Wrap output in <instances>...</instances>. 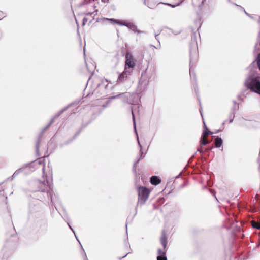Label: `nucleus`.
Returning <instances> with one entry per match:
<instances>
[{
  "instance_id": "obj_21",
  "label": "nucleus",
  "mask_w": 260,
  "mask_h": 260,
  "mask_svg": "<svg viewBox=\"0 0 260 260\" xmlns=\"http://www.w3.org/2000/svg\"><path fill=\"white\" fill-rule=\"evenodd\" d=\"M235 116V113L234 112H231L230 115H229V118H230V123H232L233 121V119Z\"/></svg>"
},
{
  "instance_id": "obj_17",
  "label": "nucleus",
  "mask_w": 260,
  "mask_h": 260,
  "mask_svg": "<svg viewBox=\"0 0 260 260\" xmlns=\"http://www.w3.org/2000/svg\"><path fill=\"white\" fill-rule=\"evenodd\" d=\"M206 0H192V4L194 6L201 7Z\"/></svg>"
},
{
  "instance_id": "obj_44",
  "label": "nucleus",
  "mask_w": 260,
  "mask_h": 260,
  "mask_svg": "<svg viewBox=\"0 0 260 260\" xmlns=\"http://www.w3.org/2000/svg\"><path fill=\"white\" fill-rule=\"evenodd\" d=\"M125 245H126V246L127 247H129V243H128V242H126V243H125Z\"/></svg>"
},
{
  "instance_id": "obj_53",
  "label": "nucleus",
  "mask_w": 260,
  "mask_h": 260,
  "mask_svg": "<svg viewBox=\"0 0 260 260\" xmlns=\"http://www.w3.org/2000/svg\"><path fill=\"white\" fill-rule=\"evenodd\" d=\"M259 94H260V93H259Z\"/></svg>"
},
{
  "instance_id": "obj_19",
  "label": "nucleus",
  "mask_w": 260,
  "mask_h": 260,
  "mask_svg": "<svg viewBox=\"0 0 260 260\" xmlns=\"http://www.w3.org/2000/svg\"><path fill=\"white\" fill-rule=\"evenodd\" d=\"M205 139H203L202 138H201L200 140V144H201V147H203V146L206 145L209 143V141H206L205 140Z\"/></svg>"
},
{
  "instance_id": "obj_40",
  "label": "nucleus",
  "mask_w": 260,
  "mask_h": 260,
  "mask_svg": "<svg viewBox=\"0 0 260 260\" xmlns=\"http://www.w3.org/2000/svg\"><path fill=\"white\" fill-rule=\"evenodd\" d=\"M238 100H243L242 95H238Z\"/></svg>"
},
{
  "instance_id": "obj_5",
  "label": "nucleus",
  "mask_w": 260,
  "mask_h": 260,
  "mask_svg": "<svg viewBox=\"0 0 260 260\" xmlns=\"http://www.w3.org/2000/svg\"><path fill=\"white\" fill-rule=\"evenodd\" d=\"M101 21H102L104 23L105 21H106L112 24H117L119 25L126 26L131 30H132L134 32H137L138 34L143 32L142 31L138 30L137 29V26L132 22H121L119 20L115 19L113 18H108L105 17L101 18Z\"/></svg>"
},
{
  "instance_id": "obj_33",
  "label": "nucleus",
  "mask_w": 260,
  "mask_h": 260,
  "mask_svg": "<svg viewBox=\"0 0 260 260\" xmlns=\"http://www.w3.org/2000/svg\"><path fill=\"white\" fill-rule=\"evenodd\" d=\"M192 46H193V47L194 48V49H197V44L196 42H194V43L191 44V48L192 47Z\"/></svg>"
},
{
  "instance_id": "obj_16",
  "label": "nucleus",
  "mask_w": 260,
  "mask_h": 260,
  "mask_svg": "<svg viewBox=\"0 0 260 260\" xmlns=\"http://www.w3.org/2000/svg\"><path fill=\"white\" fill-rule=\"evenodd\" d=\"M204 127L205 128V129L204 131V132L202 135V136H201V138H202V139H205V137L206 136H207L209 134H212V132H211L208 129L205 123H204Z\"/></svg>"
},
{
  "instance_id": "obj_26",
  "label": "nucleus",
  "mask_w": 260,
  "mask_h": 260,
  "mask_svg": "<svg viewBox=\"0 0 260 260\" xmlns=\"http://www.w3.org/2000/svg\"><path fill=\"white\" fill-rule=\"evenodd\" d=\"M68 226H69V228L71 229V230L73 231V232L74 233V235H75V236L76 237V239H77V240L80 243L78 238L77 237L76 235V234H75V232L74 231V230L73 229V228L71 227V226L70 225V223H69V222L68 221H66Z\"/></svg>"
},
{
  "instance_id": "obj_42",
  "label": "nucleus",
  "mask_w": 260,
  "mask_h": 260,
  "mask_svg": "<svg viewBox=\"0 0 260 260\" xmlns=\"http://www.w3.org/2000/svg\"><path fill=\"white\" fill-rule=\"evenodd\" d=\"M130 253V252H128V253H126L124 256H122V257L119 258V259H121V258H124V257H126V255H127L128 253Z\"/></svg>"
},
{
  "instance_id": "obj_6",
  "label": "nucleus",
  "mask_w": 260,
  "mask_h": 260,
  "mask_svg": "<svg viewBox=\"0 0 260 260\" xmlns=\"http://www.w3.org/2000/svg\"><path fill=\"white\" fill-rule=\"evenodd\" d=\"M245 85L247 89L256 93L260 92V81L257 78L249 77L246 79Z\"/></svg>"
},
{
  "instance_id": "obj_10",
  "label": "nucleus",
  "mask_w": 260,
  "mask_h": 260,
  "mask_svg": "<svg viewBox=\"0 0 260 260\" xmlns=\"http://www.w3.org/2000/svg\"><path fill=\"white\" fill-rule=\"evenodd\" d=\"M125 65H135L134 57L132 54L130 52H126L125 54Z\"/></svg>"
},
{
  "instance_id": "obj_50",
  "label": "nucleus",
  "mask_w": 260,
  "mask_h": 260,
  "mask_svg": "<svg viewBox=\"0 0 260 260\" xmlns=\"http://www.w3.org/2000/svg\"><path fill=\"white\" fill-rule=\"evenodd\" d=\"M30 212H33V210H32V209L31 208L30 209Z\"/></svg>"
},
{
  "instance_id": "obj_7",
  "label": "nucleus",
  "mask_w": 260,
  "mask_h": 260,
  "mask_svg": "<svg viewBox=\"0 0 260 260\" xmlns=\"http://www.w3.org/2000/svg\"><path fill=\"white\" fill-rule=\"evenodd\" d=\"M137 191L139 197L138 202L140 204H144L149 197L150 194L149 190L146 187L139 186L137 188Z\"/></svg>"
},
{
  "instance_id": "obj_30",
  "label": "nucleus",
  "mask_w": 260,
  "mask_h": 260,
  "mask_svg": "<svg viewBox=\"0 0 260 260\" xmlns=\"http://www.w3.org/2000/svg\"><path fill=\"white\" fill-rule=\"evenodd\" d=\"M158 255H165V252H163L160 249L158 250Z\"/></svg>"
},
{
  "instance_id": "obj_48",
  "label": "nucleus",
  "mask_w": 260,
  "mask_h": 260,
  "mask_svg": "<svg viewBox=\"0 0 260 260\" xmlns=\"http://www.w3.org/2000/svg\"><path fill=\"white\" fill-rule=\"evenodd\" d=\"M126 228H127V224H126ZM126 234H127V229H126Z\"/></svg>"
},
{
  "instance_id": "obj_9",
  "label": "nucleus",
  "mask_w": 260,
  "mask_h": 260,
  "mask_svg": "<svg viewBox=\"0 0 260 260\" xmlns=\"http://www.w3.org/2000/svg\"><path fill=\"white\" fill-rule=\"evenodd\" d=\"M54 122V118H51L50 120V122L42 129L39 137L38 138V140L37 141L36 145V152L38 155H39L38 152H39V144L41 141V138L42 136L43 133L47 130L49 127L50 126V125Z\"/></svg>"
},
{
  "instance_id": "obj_43",
  "label": "nucleus",
  "mask_w": 260,
  "mask_h": 260,
  "mask_svg": "<svg viewBox=\"0 0 260 260\" xmlns=\"http://www.w3.org/2000/svg\"><path fill=\"white\" fill-rule=\"evenodd\" d=\"M102 1L104 3H108L109 2V0H102Z\"/></svg>"
},
{
  "instance_id": "obj_46",
  "label": "nucleus",
  "mask_w": 260,
  "mask_h": 260,
  "mask_svg": "<svg viewBox=\"0 0 260 260\" xmlns=\"http://www.w3.org/2000/svg\"><path fill=\"white\" fill-rule=\"evenodd\" d=\"M181 173H180L178 176H177L176 177V178H179V176H180V175H181Z\"/></svg>"
},
{
  "instance_id": "obj_37",
  "label": "nucleus",
  "mask_w": 260,
  "mask_h": 260,
  "mask_svg": "<svg viewBox=\"0 0 260 260\" xmlns=\"http://www.w3.org/2000/svg\"><path fill=\"white\" fill-rule=\"evenodd\" d=\"M78 134H77V135H76L73 139H72L71 140H70L69 141H67V142H66V144H69L70 142H71V141H72L73 140V139H74L75 138V137H76L77 135H78Z\"/></svg>"
},
{
  "instance_id": "obj_31",
  "label": "nucleus",
  "mask_w": 260,
  "mask_h": 260,
  "mask_svg": "<svg viewBox=\"0 0 260 260\" xmlns=\"http://www.w3.org/2000/svg\"><path fill=\"white\" fill-rule=\"evenodd\" d=\"M170 29V30L171 31V32H172L173 34H174L175 35H177L179 34L181 32V31H173L172 29Z\"/></svg>"
},
{
  "instance_id": "obj_12",
  "label": "nucleus",
  "mask_w": 260,
  "mask_h": 260,
  "mask_svg": "<svg viewBox=\"0 0 260 260\" xmlns=\"http://www.w3.org/2000/svg\"><path fill=\"white\" fill-rule=\"evenodd\" d=\"M150 182L152 185H157L160 183L161 180L158 176H153L150 178Z\"/></svg>"
},
{
  "instance_id": "obj_45",
  "label": "nucleus",
  "mask_w": 260,
  "mask_h": 260,
  "mask_svg": "<svg viewBox=\"0 0 260 260\" xmlns=\"http://www.w3.org/2000/svg\"><path fill=\"white\" fill-rule=\"evenodd\" d=\"M200 112L201 115L202 116V109L201 108H200Z\"/></svg>"
},
{
  "instance_id": "obj_38",
  "label": "nucleus",
  "mask_w": 260,
  "mask_h": 260,
  "mask_svg": "<svg viewBox=\"0 0 260 260\" xmlns=\"http://www.w3.org/2000/svg\"><path fill=\"white\" fill-rule=\"evenodd\" d=\"M194 90H195L196 93L197 95L198 93V88L197 86L196 85V86H194Z\"/></svg>"
},
{
  "instance_id": "obj_24",
  "label": "nucleus",
  "mask_w": 260,
  "mask_h": 260,
  "mask_svg": "<svg viewBox=\"0 0 260 260\" xmlns=\"http://www.w3.org/2000/svg\"><path fill=\"white\" fill-rule=\"evenodd\" d=\"M252 227L257 229H260V224L256 222H253L252 223Z\"/></svg>"
},
{
  "instance_id": "obj_52",
  "label": "nucleus",
  "mask_w": 260,
  "mask_h": 260,
  "mask_svg": "<svg viewBox=\"0 0 260 260\" xmlns=\"http://www.w3.org/2000/svg\"><path fill=\"white\" fill-rule=\"evenodd\" d=\"M91 14V13H88L87 14V15H88V14Z\"/></svg>"
},
{
  "instance_id": "obj_8",
  "label": "nucleus",
  "mask_w": 260,
  "mask_h": 260,
  "mask_svg": "<svg viewBox=\"0 0 260 260\" xmlns=\"http://www.w3.org/2000/svg\"><path fill=\"white\" fill-rule=\"evenodd\" d=\"M135 66H125L124 70L119 74L116 82L123 83L131 76Z\"/></svg>"
},
{
  "instance_id": "obj_15",
  "label": "nucleus",
  "mask_w": 260,
  "mask_h": 260,
  "mask_svg": "<svg viewBox=\"0 0 260 260\" xmlns=\"http://www.w3.org/2000/svg\"><path fill=\"white\" fill-rule=\"evenodd\" d=\"M223 143V140L222 139L219 137H217L214 140V144L215 146L217 148L220 147Z\"/></svg>"
},
{
  "instance_id": "obj_49",
  "label": "nucleus",
  "mask_w": 260,
  "mask_h": 260,
  "mask_svg": "<svg viewBox=\"0 0 260 260\" xmlns=\"http://www.w3.org/2000/svg\"><path fill=\"white\" fill-rule=\"evenodd\" d=\"M254 63H255V61H254L251 63V65H254Z\"/></svg>"
},
{
  "instance_id": "obj_34",
  "label": "nucleus",
  "mask_w": 260,
  "mask_h": 260,
  "mask_svg": "<svg viewBox=\"0 0 260 260\" xmlns=\"http://www.w3.org/2000/svg\"><path fill=\"white\" fill-rule=\"evenodd\" d=\"M88 19L87 18L84 17L83 19L82 25H84L85 23L87 22Z\"/></svg>"
},
{
  "instance_id": "obj_36",
  "label": "nucleus",
  "mask_w": 260,
  "mask_h": 260,
  "mask_svg": "<svg viewBox=\"0 0 260 260\" xmlns=\"http://www.w3.org/2000/svg\"><path fill=\"white\" fill-rule=\"evenodd\" d=\"M213 148V147H210L207 148L205 149L204 151L205 152H208V151H211V150H212Z\"/></svg>"
},
{
  "instance_id": "obj_29",
  "label": "nucleus",
  "mask_w": 260,
  "mask_h": 260,
  "mask_svg": "<svg viewBox=\"0 0 260 260\" xmlns=\"http://www.w3.org/2000/svg\"><path fill=\"white\" fill-rule=\"evenodd\" d=\"M197 151L199 152L202 154H203L205 153L204 150H203V149H202V147H201V144L200 145V147L197 149Z\"/></svg>"
},
{
  "instance_id": "obj_51",
  "label": "nucleus",
  "mask_w": 260,
  "mask_h": 260,
  "mask_svg": "<svg viewBox=\"0 0 260 260\" xmlns=\"http://www.w3.org/2000/svg\"><path fill=\"white\" fill-rule=\"evenodd\" d=\"M89 94H87L86 95V96H89Z\"/></svg>"
},
{
  "instance_id": "obj_13",
  "label": "nucleus",
  "mask_w": 260,
  "mask_h": 260,
  "mask_svg": "<svg viewBox=\"0 0 260 260\" xmlns=\"http://www.w3.org/2000/svg\"><path fill=\"white\" fill-rule=\"evenodd\" d=\"M72 105H73V103L67 106L63 109L60 110L59 112L56 113L55 115L52 118H54V120L55 118L58 117L62 113H63L66 110H67L69 108V107H70Z\"/></svg>"
},
{
  "instance_id": "obj_3",
  "label": "nucleus",
  "mask_w": 260,
  "mask_h": 260,
  "mask_svg": "<svg viewBox=\"0 0 260 260\" xmlns=\"http://www.w3.org/2000/svg\"><path fill=\"white\" fill-rule=\"evenodd\" d=\"M111 83L107 79H103L100 77L95 79L94 82L92 85L93 90L92 95L97 98H103L107 96L111 91L112 87L109 85Z\"/></svg>"
},
{
  "instance_id": "obj_11",
  "label": "nucleus",
  "mask_w": 260,
  "mask_h": 260,
  "mask_svg": "<svg viewBox=\"0 0 260 260\" xmlns=\"http://www.w3.org/2000/svg\"><path fill=\"white\" fill-rule=\"evenodd\" d=\"M160 242L163 246V248L165 249L166 247L167 244V238L164 230L162 232V235L160 238Z\"/></svg>"
},
{
  "instance_id": "obj_4",
  "label": "nucleus",
  "mask_w": 260,
  "mask_h": 260,
  "mask_svg": "<svg viewBox=\"0 0 260 260\" xmlns=\"http://www.w3.org/2000/svg\"><path fill=\"white\" fill-rule=\"evenodd\" d=\"M118 98H120L123 102L128 104L136 103H138L139 101V96L137 94H130L129 92L120 93L109 98L108 100L106 102L105 104L103 105V108H106L112 100L116 99Z\"/></svg>"
},
{
  "instance_id": "obj_47",
  "label": "nucleus",
  "mask_w": 260,
  "mask_h": 260,
  "mask_svg": "<svg viewBox=\"0 0 260 260\" xmlns=\"http://www.w3.org/2000/svg\"><path fill=\"white\" fill-rule=\"evenodd\" d=\"M143 3H144V4L145 5H146V0H144Z\"/></svg>"
},
{
  "instance_id": "obj_23",
  "label": "nucleus",
  "mask_w": 260,
  "mask_h": 260,
  "mask_svg": "<svg viewBox=\"0 0 260 260\" xmlns=\"http://www.w3.org/2000/svg\"><path fill=\"white\" fill-rule=\"evenodd\" d=\"M183 0H180L179 2H178L177 3H176L175 5H172L171 4H169V3H166V5H169V6H171L172 7L174 8V7H175L176 6H177L179 5L183 2Z\"/></svg>"
},
{
  "instance_id": "obj_35",
  "label": "nucleus",
  "mask_w": 260,
  "mask_h": 260,
  "mask_svg": "<svg viewBox=\"0 0 260 260\" xmlns=\"http://www.w3.org/2000/svg\"><path fill=\"white\" fill-rule=\"evenodd\" d=\"M150 46L151 47H153L156 49H158V48H159V47H160V41L158 42V45L157 46H155L153 45H150Z\"/></svg>"
},
{
  "instance_id": "obj_1",
  "label": "nucleus",
  "mask_w": 260,
  "mask_h": 260,
  "mask_svg": "<svg viewBox=\"0 0 260 260\" xmlns=\"http://www.w3.org/2000/svg\"><path fill=\"white\" fill-rule=\"evenodd\" d=\"M34 164H37L38 165H43L42 171L43 172V180H37L35 182V185L37 186L36 191L41 192H47V194L48 197H50L51 202H52V198L51 194L52 183V180H49L47 179H45V164L42 162L41 160H37L34 162ZM33 162L30 164L26 165L25 167L20 168L16 170L13 174L12 176V180L16 177L20 173L24 172L26 173L25 170L30 168V166L32 165Z\"/></svg>"
},
{
  "instance_id": "obj_18",
  "label": "nucleus",
  "mask_w": 260,
  "mask_h": 260,
  "mask_svg": "<svg viewBox=\"0 0 260 260\" xmlns=\"http://www.w3.org/2000/svg\"><path fill=\"white\" fill-rule=\"evenodd\" d=\"M7 197L4 195L3 190L1 188L0 189V203L4 202Z\"/></svg>"
},
{
  "instance_id": "obj_22",
  "label": "nucleus",
  "mask_w": 260,
  "mask_h": 260,
  "mask_svg": "<svg viewBox=\"0 0 260 260\" xmlns=\"http://www.w3.org/2000/svg\"><path fill=\"white\" fill-rule=\"evenodd\" d=\"M233 5H235L236 6H237V7L238 8H239L241 10L245 12V13L247 16H250L249 14L248 13H247L245 11V9H244L242 7H241V6L238 5H237V4H235V3H233Z\"/></svg>"
},
{
  "instance_id": "obj_41",
  "label": "nucleus",
  "mask_w": 260,
  "mask_h": 260,
  "mask_svg": "<svg viewBox=\"0 0 260 260\" xmlns=\"http://www.w3.org/2000/svg\"><path fill=\"white\" fill-rule=\"evenodd\" d=\"M1 13L3 15V16H2V18H0V20H1L2 18H4L6 16V15L3 12H1Z\"/></svg>"
},
{
  "instance_id": "obj_14",
  "label": "nucleus",
  "mask_w": 260,
  "mask_h": 260,
  "mask_svg": "<svg viewBox=\"0 0 260 260\" xmlns=\"http://www.w3.org/2000/svg\"><path fill=\"white\" fill-rule=\"evenodd\" d=\"M86 67L87 69L91 73V76L88 79V81L87 83V85H88L89 84V83H90V80H91V76H93V74H94V70H95V69L96 66H86Z\"/></svg>"
},
{
  "instance_id": "obj_20",
  "label": "nucleus",
  "mask_w": 260,
  "mask_h": 260,
  "mask_svg": "<svg viewBox=\"0 0 260 260\" xmlns=\"http://www.w3.org/2000/svg\"><path fill=\"white\" fill-rule=\"evenodd\" d=\"M239 109V105L236 102L234 101V105L233 106V108L232 109L231 112H234L235 111L238 110Z\"/></svg>"
},
{
  "instance_id": "obj_25",
  "label": "nucleus",
  "mask_w": 260,
  "mask_h": 260,
  "mask_svg": "<svg viewBox=\"0 0 260 260\" xmlns=\"http://www.w3.org/2000/svg\"><path fill=\"white\" fill-rule=\"evenodd\" d=\"M157 260H167V258L165 255H158Z\"/></svg>"
},
{
  "instance_id": "obj_2",
  "label": "nucleus",
  "mask_w": 260,
  "mask_h": 260,
  "mask_svg": "<svg viewBox=\"0 0 260 260\" xmlns=\"http://www.w3.org/2000/svg\"><path fill=\"white\" fill-rule=\"evenodd\" d=\"M148 66H147V68L145 69V71L144 72L142 73L141 78L139 80L138 85L137 86V90H136V93H130V94H137L139 96V101L138 102V103H136L129 104L132 105V106L131 107V111H132V117H133V123H134L135 131V132L137 136V141L138 142V144L140 147V152H141V154L143 153L142 147L139 142L138 136L137 132L136 131V120H135L134 112L136 111H137L138 112H139L140 103L141 102V101H140L141 96L140 95V94H141L142 93H143V92H144L146 90L147 86L148 85V80L147 79L145 78V76L146 74V72L148 69ZM141 157H142V155L138 159V160H137L136 162H135V163L134 164V167L139 161V160L141 158Z\"/></svg>"
},
{
  "instance_id": "obj_39",
  "label": "nucleus",
  "mask_w": 260,
  "mask_h": 260,
  "mask_svg": "<svg viewBox=\"0 0 260 260\" xmlns=\"http://www.w3.org/2000/svg\"><path fill=\"white\" fill-rule=\"evenodd\" d=\"M159 34H154L155 35V38L156 40H157L158 41V42L159 41V40L158 39V36L159 35Z\"/></svg>"
},
{
  "instance_id": "obj_28",
  "label": "nucleus",
  "mask_w": 260,
  "mask_h": 260,
  "mask_svg": "<svg viewBox=\"0 0 260 260\" xmlns=\"http://www.w3.org/2000/svg\"><path fill=\"white\" fill-rule=\"evenodd\" d=\"M256 61V65H260V53L258 54Z\"/></svg>"
},
{
  "instance_id": "obj_32",
  "label": "nucleus",
  "mask_w": 260,
  "mask_h": 260,
  "mask_svg": "<svg viewBox=\"0 0 260 260\" xmlns=\"http://www.w3.org/2000/svg\"><path fill=\"white\" fill-rule=\"evenodd\" d=\"M90 0H85L84 2H83L80 4V6H83L84 5L87 4L89 2Z\"/></svg>"
},
{
  "instance_id": "obj_27",
  "label": "nucleus",
  "mask_w": 260,
  "mask_h": 260,
  "mask_svg": "<svg viewBox=\"0 0 260 260\" xmlns=\"http://www.w3.org/2000/svg\"><path fill=\"white\" fill-rule=\"evenodd\" d=\"M192 66H191L189 68V74H190V75L191 77L195 76V75H194V74L193 73V69H192Z\"/></svg>"
}]
</instances>
